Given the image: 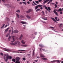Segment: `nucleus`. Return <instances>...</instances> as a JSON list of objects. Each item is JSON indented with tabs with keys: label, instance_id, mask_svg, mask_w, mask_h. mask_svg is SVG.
Masks as SVG:
<instances>
[{
	"label": "nucleus",
	"instance_id": "nucleus-1",
	"mask_svg": "<svg viewBox=\"0 0 63 63\" xmlns=\"http://www.w3.org/2000/svg\"><path fill=\"white\" fill-rule=\"evenodd\" d=\"M14 37L15 36H12L13 41H11L12 43H10L11 45L13 46H17V45H20V43L19 42V41H16L14 43H13L15 41V38H14Z\"/></svg>",
	"mask_w": 63,
	"mask_h": 63
},
{
	"label": "nucleus",
	"instance_id": "nucleus-2",
	"mask_svg": "<svg viewBox=\"0 0 63 63\" xmlns=\"http://www.w3.org/2000/svg\"><path fill=\"white\" fill-rule=\"evenodd\" d=\"M16 61L15 62V63H20V62L19 61L20 60V58L19 57H17L16 58Z\"/></svg>",
	"mask_w": 63,
	"mask_h": 63
},
{
	"label": "nucleus",
	"instance_id": "nucleus-3",
	"mask_svg": "<svg viewBox=\"0 0 63 63\" xmlns=\"http://www.w3.org/2000/svg\"><path fill=\"white\" fill-rule=\"evenodd\" d=\"M39 7H42V5H38L37 6H35V10H37V9Z\"/></svg>",
	"mask_w": 63,
	"mask_h": 63
},
{
	"label": "nucleus",
	"instance_id": "nucleus-4",
	"mask_svg": "<svg viewBox=\"0 0 63 63\" xmlns=\"http://www.w3.org/2000/svg\"><path fill=\"white\" fill-rule=\"evenodd\" d=\"M13 58V57H11V56H7V61L8 59L11 60Z\"/></svg>",
	"mask_w": 63,
	"mask_h": 63
},
{
	"label": "nucleus",
	"instance_id": "nucleus-5",
	"mask_svg": "<svg viewBox=\"0 0 63 63\" xmlns=\"http://www.w3.org/2000/svg\"><path fill=\"white\" fill-rule=\"evenodd\" d=\"M3 59L4 60V61L5 62H7L8 61V59H7V56L6 57H6L4 56L3 57Z\"/></svg>",
	"mask_w": 63,
	"mask_h": 63
},
{
	"label": "nucleus",
	"instance_id": "nucleus-6",
	"mask_svg": "<svg viewBox=\"0 0 63 63\" xmlns=\"http://www.w3.org/2000/svg\"><path fill=\"white\" fill-rule=\"evenodd\" d=\"M53 12L54 13L56 16H58V13L56 12L55 10H54L53 11Z\"/></svg>",
	"mask_w": 63,
	"mask_h": 63
},
{
	"label": "nucleus",
	"instance_id": "nucleus-7",
	"mask_svg": "<svg viewBox=\"0 0 63 63\" xmlns=\"http://www.w3.org/2000/svg\"><path fill=\"white\" fill-rule=\"evenodd\" d=\"M40 57H41L43 58V57H46L44 56V55L43 54H40Z\"/></svg>",
	"mask_w": 63,
	"mask_h": 63
},
{
	"label": "nucleus",
	"instance_id": "nucleus-8",
	"mask_svg": "<svg viewBox=\"0 0 63 63\" xmlns=\"http://www.w3.org/2000/svg\"><path fill=\"white\" fill-rule=\"evenodd\" d=\"M31 9H29L28 11L26 12V13H30V12H31Z\"/></svg>",
	"mask_w": 63,
	"mask_h": 63
},
{
	"label": "nucleus",
	"instance_id": "nucleus-9",
	"mask_svg": "<svg viewBox=\"0 0 63 63\" xmlns=\"http://www.w3.org/2000/svg\"><path fill=\"white\" fill-rule=\"evenodd\" d=\"M20 23L22 24H26V22L22 21Z\"/></svg>",
	"mask_w": 63,
	"mask_h": 63
},
{
	"label": "nucleus",
	"instance_id": "nucleus-10",
	"mask_svg": "<svg viewBox=\"0 0 63 63\" xmlns=\"http://www.w3.org/2000/svg\"><path fill=\"white\" fill-rule=\"evenodd\" d=\"M22 47H27V45H26L22 44L21 45Z\"/></svg>",
	"mask_w": 63,
	"mask_h": 63
},
{
	"label": "nucleus",
	"instance_id": "nucleus-11",
	"mask_svg": "<svg viewBox=\"0 0 63 63\" xmlns=\"http://www.w3.org/2000/svg\"><path fill=\"white\" fill-rule=\"evenodd\" d=\"M18 32V31L16 30H15L14 31V33H17Z\"/></svg>",
	"mask_w": 63,
	"mask_h": 63
},
{
	"label": "nucleus",
	"instance_id": "nucleus-12",
	"mask_svg": "<svg viewBox=\"0 0 63 63\" xmlns=\"http://www.w3.org/2000/svg\"><path fill=\"white\" fill-rule=\"evenodd\" d=\"M23 37V35L22 34H21L20 37L19 38V40H21L22 38V37Z\"/></svg>",
	"mask_w": 63,
	"mask_h": 63
},
{
	"label": "nucleus",
	"instance_id": "nucleus-13",
	"mask_svg": "<svg viewBox=\"0 0 63 63\" xmlns=\"http://www.w3.org/2000/svg\"><path fill=\"white\" fill-rule=\"evenodd\" d=\"M4 50H5V51H6L8 52L10 51V49H4Z\"/></svg>",
	"mask_w": 63,
	"mask_h": 63
},
{
	"label": "nucleus",
	"instance_id": "nucleus-14",
	"mask_svg": "<svg viewBox=\"0 0 63 63\" xmlns=\"http://www.w3.org/2000/svg\"><path fill=\"white\" fill-rule=\"evenodd\" d=\"M48 1H49V0H46V1H44L43 3L44 4H45V3H47V2H48Z\"/></svg>",
	"mask_w": 63,
	"mask_h": 63
},
{
	"label": "nucleus",
	"instance_id": "nucleus-15",
	"mask_svg": "<svg viewBox=\"0 0 63 63\" xmlns=\"http://www.w3.org/2000/svg\"><path fill=\"white\" fill-rule=\"evenodd\" d=\"M42 59H43V60H44L45 61H46V60H47V59L46 58H41Z\"/></svg>",
	"mask_w": 63,
	"mask_h": 63
},
{
	"label": "nucleus",
	"instance_id": "nucleus-16",
	"mask_svg": "<svg viewBox=\"0 0 63 63\" xmlns=\"http://www.w3.org/2000/svg\"><path fill=\"white\" fill-rule=\"evenodd\" d=\"M5 20H7V21H10V19L8 18H6Z\"/></svg>",
	"mask_w": 63,
	"mask_h": 63
},
{
	"label": "nucleus",
	"instance_id": "nucleus-17",
	"mask_svg": "<svg viewBox=\"0 0 63 63\" xmlns=\"http://www.w3.org/2000/svg\"><path fill=\"white\" fill-rule=\"evenodd\" d=\"M55 61H56L58 62V63H60V61L59 60H57L56 61H52V62H55Z\"/></svg>",
	"mask_w": 63,
	"mask_h": 63
},
{
	"label": "nucleus",
	"instance_id": "nucleus-18",
	"mask_svg": "<svg viewBox=\"0 0 63 63\" xmlns=\"http://www.w3.org/2000/svg\"><path fill=\"white\" fill-rule=\"evenodd\" d=\"M21 43L22 44H25V41L22 40L21 41Z\"/></svg>",
	"mask_w": 63,
	"mask_h": 63
},
{
	"label": "nucleus",
	"instance_id": "nucleus-19",
	"mask_svg": "<svg viewBox=\"0 0 63 63\" xmlns=\"http://www.w3.org/2000/svg\"><path fill=\"white\" fill-rule=\"evenodd\" d=\"M39 46L40 47H44V46L42 45V44H39Z\"/></svg>",
	"mask_w": 63,
	"mask_h": 63
},
{
	"label": "nucleus",
	"instance_id": "nucleus-20",
	"mask_svg": "<svg viewBox=\"0 0 63 63\" xmlns=\"http://www.w3.org/2000/svg\"><path fill=\"white\" fill-rule=\"evenodd\" d=\"M51 19H52L55 22H56V20L54 18H53L51 17Z\"/></svg>",
	"mask_w": 63,
	"mask_h": 63
},
{
	"label": "nucleus",
	"instance_id": "nucleus-21",
	"mask_svg": "<svg viewBox=\"0 0 63 63\" xmlns=\"http://www.w3.org/2000/svg\"><path fill=\"white\" fill-rule=\"evenodd\" d=\"M9 29V28H8L7 29H6V30H5V32H8V31Z\"/></svg>",
	"mask_w": 63,
	"mask_h": 63
},
{
	"label": "nucleus",
	"instance_id": "nucleus-22",
	"mask_svg": "<svg viewBox=\"0 0 63 63\" xmlns=\"http://www.w3.org/2000/svg\"><path fill=\"white\" fill-rule=\"evenodd\" d=\"M26 17H27L28 18V19H29L30 18V17L28 15H27L26 16Z\"/></svg>",
	"mask_w": 63,
	"mask_h": 63
},
{
	"label": "nucleus",
	"instance_id": "nucleus-23",
	"mask_svg": "<svg viewBox=\"0 0 63 63\" xmlns=\"http://www.w3.org/2000/svg\"><path fill=\"white\" fill-rule=\"evenodd\" d=\"M26 17H27L28 18V19H29L30 18V17L28 15H27L26 16Z\"/></svg>",
	"mask_w": 63,
	"mask_h": 63
},
{
	"label": "nucleus",
	"instance_id": "nucleus-24",
	"mask_svg": "<svg viewBox=\"0 0 63 63\" xmlns=\"http://www.w3.org/2000/svg\"><path fill=\"white\" fill-rule=\"evenodd\" d=\"M48 11H50L51 10V9L49 7H48L47 8Z\"/></svg>",
	"mask_w": 63,
	"mask_h": 63
},
{
	"label": "nucleus",
	"instance_id": "nucleus-25",
	"mask_svg": "<svg viewBox=\"0 0 63 63\" xmlns=\"http://www.w3.org/2000/svg\"><path fill=\"white\" fill-rule=\"evenodd\" d=\"M18 50V51H25V50Z\"/></svg>",
	"mask_w": 63,
	"mask_h": 63
},
{
	"label": "nucleus",
	"instance_id": "nucleus-26",
	"mask_svg": "<svg viewBox=\"0 0 63 63\" xmlns=\"http://www.w3.org/2000/svg\"><path fill=\"white\" fill-rule=\"evenodd\" d=\"M12 61L14 62H16V60L15 59H13L12 60Z\"/></svg>",
	"mask_w": 63,
	"mask_h": 63
},
{
	"label": "nucleus",
	"instance_id": "nucleus-27",
	"mask_svg": "<svg viewBox=\"0 0 63 63\" xmlns=\"http://www.w3.org/2000/svg\"><path fill=\"white\" fill-rule=\"evenodd\" d=\"M42 50L43 51H45V52H47V50L44 49H42Z\"/></svg>",
	"mask_w": 63,
	"mask_h": 63
},
{
	"label": "nucleus",
	"instance_id": "nucleus-28",
	"mask_svg": "<svg viewBox=\"0 0 63 63\" xmlns=\"http://www.w3.org/2000/svg\"><path fill=\"white\" fill-rule=\"evenodd\" d=\"M11 38V36L9 35V37L8 38V41H10V39Z\"/></svg>",
	"mask_w": 63,
	"mask_h": 63
},
{
	"label": "nucleus",
	"instance_id": "nucleus-29",
	"mask_svg": "<svg viewBox=\"0 0 63 63\" xmlns=\"http://www.w3.org/2000/svg\"><path fill=\"white\" fill-rule=\"evenodd\" d=\"M16 15L17 16V17L18 18H19V15H18L17 14H16Z\"/></svg>",
	"mask_w": 63,
	"mask_h": 63
},
{
	"label": "nucleus",
	"instance_id": "nucleus-30",
	"mask_svg": "<svg viewBox=\"0 0 63 63\" xmlns=\"http://www.w3.org/2000/svg\"><path fill=\"white\" fill-rule=\"evenodd\" d=\"M58 12H60V11H62V9L61 8H60L59 10H58Z\"/></svg>",
	"mask_w": 63,
	"mask_h": 63
},
{
	"label": "nucleus",
	"instance_id": "nucleus-31",
	"mask_svg": "<svg viewBox=\"0 0 63 63\" xmlns=\"http://www.w3.org/2000/svg\"><path fill=\"white\" fill-rule=\"evenodd\" d=\"M46 10H47L48 11V12H49V13H50V11H49L48 10V9H47V8H46Z\"/></svg>",
	"mask_w": 63,
	"mask_h": 63
},
{
	"label": "nucleus",
	"instance_id": "nucleus-32",
	"mask_svg": "<svg viewBox=\"0 0 63 63\" xmlns=\"http://www.w3.org/2000/svg\"><path fill=\"white\" fill-rule=\"evenodd\" d=\"M5 25V24H3V26H2L1 27V28H3V27H4V26Z\"/></svg>",
	"mask_w": 63,
	"mask_h": 63
},
{
	"label": "nucleus",
	"instance_id": "nucleus-33",
	"mask_svg": "<svg viewBox=\"0 0 63 63\" xmlns=\"http://www.w3.org/2000/svg\"><path fill=\"white\" fill-rule=\"evenodd\" d=\"M55 8H56L57 7V5H56V4H55Z\"/></svg>",
	"mask_w": 63,
	"mask_h": 63
},
{
	"label": "nucleus",
	"instance_id": "nucleus-34",
	"mask_svg": "<svg viewBox=\"0 0 63 63\" xmlns=\"http://www.w3.org/2000/svg\"><path fill=\"white\" fill-rule=\"evenodd\" d=\"M42 19H44V20H47V18H46V19H45L43 17H42Z\"/></svg>",
	"mask_w": 63,
	"mask_h": 63
},
{
	"label": "nucleus",
	"instance_id": "nucleus-35",
	"mask_svg": "<svg viewBox=\"0 0 63 63\" xmlns=\"http://www.w3.org/2000/svg\"><path fill=\"white\" fill-rule=\"evenodd\" d=\"M40 11V9H37L36 11V12H38V11Z\"/></svg>",
	"mask_w": 63,
	"mask_h": 63
},
{
	"label": "nucleus",
	"instance_id": "nucleus-36",
	"mask_svg": "<svg viewBox=\"0 0 63 63\" xmlns=\"http://www.w3.org/2000/svg\"><path fill=\"white\" fill-rule=\"evenodd\" d=\"M16 12L17 13H20V11L19 10H17V11H16Z\"/></svg>",
	"mask_w": 63,
	"mask_h": 63
},
{
	"label": "nucleus",
	"instance_id": "nucleus-37",
	"mask_svg": "<svg viewBox=\"0 0 63 63\" xmlns=\"http://www.w3.org/2000/svg\"><path fill=\"white\" fill-rule=\"evenodd\" d=\"M22 3L24 4L25 5H26V3L24 2H23Z\"/></svg>",
	"mask_w": 63,
	"mask_h": 63
},
{
	"label": "nucleus",
	"instance_id": "nucleus-38",
	"mask_svg": "<svg viewBox=\"0 0 63 63\" xmlns=\"http://www.w3.org/2000/svg\"><path fill=\"white\" fill-rule=\"evenodd\" d=\"M10 35V34L9 33L7 34L6 35V37H8V36H9Z\"/></svg>",
	"mask_w": 63,
	"mask_h": 63
},
{
	"label": "nucleus",
	"instance_id": "nucleus-39",
	"mask_svg": "<svg viewBox=\"0 0 63 63\" xmlns=\"http://www.w3.org/2000/svg\"><path fill=\"white\" fill-rule=\"evenodd\" d=\"M62 24H60V27H62Z\"/></svg>",
	"mask_w": 63,
	"mask_h": 63
},
{
	"label": "nucleus",
	"instance_id": "nucleus-40",
	"mask_svg": "<svg viewBox=\"0 0 63 63\" xmlns=\"http://www.w3.org/2000/svg\"><path fill=\"white\" fill-rule=\"evenodd\" d=\"M2 0V1H3V2H5V1L4 0ZM1 0H0V3H1Z\"/></svg>",
	"mask_w": 63,
	"mask_h": 63
},
{
	"label": "nucleus",
	"instance_id": "nucleus-41",
	"mask_svg": "<svg viewBox=\"0 0 63 63\" xmlns=\"http://www.w3.org/2000/svg\"><path fill=\"white\" fill-rule=\"evenodd\" d=\"M55 19L57 21V17H56L55 18Z\"/></svg>",
	"mask_w": 63,
	"mask_h": 63
},
{
	"label": "nucleus",
	"instance_id": "nucleus-42",
	"mask_svg": "<svg viewBox=\"0 0 63 63\" xmlns=\"http://www.w3.org/2000/svg\"><path fill=\"white\" fill-rule=\"evenodd\" d=\"M22 59L24 61H25V58H23Z\"/></svg>",
	"mask_w": 63,
	"mask_h": 63
},
{
	"label": "nucleus",
	"instance_id": "nucleus-43",
	"mask_svg": "<svg viewBox=\"0 0 63 63\" xmlns=\"http://www.w3.org/2000/svg\"><path fill=\"white\" fill-rule=\"evenodd\" d=\"M35 2L36 3H37V4H38V3H39V1H36Z\"/></svg>",
	"mask_w": 63,
	"mask_h": 63
},
{
	"label": "nucleus",
	"instance_id": "nucleus-44",
	"mask_svg": "<svg viewBox=\"0 0 63 63\" xmlns=\"http://www.w3.org/2000/svg\"><path fill=\"white\" fill-rule=\"evenodd\" d=\"M41 21L42 22H43V23H46V22L45 21Z\"/></svg>",
	"mask_w": 63,
	"mask_h": 63
},
{
	"label": "nucleus",
	"instance_id": "nucleus-45",
	"mask_svg": "<svg viewBox=\"0 0 63 63\" xmlns=\"http://www.w3.org/2000/svg\"><path fill=\"white\" fill-rule=\"evenodd\" d=\"M20 17H22V18H23V16H22V15H21L20 16Z\"/></svg>",
	"mask_w": 63,
	"mask_h": 63
},
{
	"label": "nucleus",
	"instance_id": "nucleus-46",
	"mask_svg": "<svg viewBox=\"0 0 63 63\" xmlns=\"http://www.w3.org/2000/svg\"><path fill=\"white\" fill-rule=\"evenodd\" d=\"M60 14H62V11H60Z\"/></svg>",
	"mask_w": 63,
	"mask_h": 63
},
{
	"label": "nucleus",
	"instance_id": "nucleus-47",
	"mask_svg": "<svg viewBox=\"0 0 63 63\" xmlns=\"http://www.w3.org/2000/svg\"><path fill=\"white\" fill-rule=\"evenodd\" d=\"M0 55H2V56H3V54L2 53H0Z\"/></svg>",
	"mask_w": 63,
	"mask_h": 63
},
{
	"label": "nucleus",
	"instance_id": "nucleus-48",
	"mask_svg": "<svg viewBox=\"0 0 63 63\" xmlns=\"http://www.w3.org/2000/svg\"><path fill=\"white\" fill-rule=\"evenodd\" d=\"M7 5L8 6H7V7H10V5H9L7 4Z\"/></svg>",
	"mask_w": 63,
	"mask_h": 63
},
{
	"label": "nucleus",
	"instance_id": "nucleus-49",
	"mask_svg": "<svg viewBox=\"0 0 63 63\" xmlns=\"http://www.w3.org/2000/svg\"><path fill=\"white\" fill-rule=\"evenodd\" d=\"M51 4L52 5H54V3H51Z\"/></svg>",
	"mask_w": 63,
	"mask_h": 63
},
{
	"label": "nucleus",
	"instance_id": "nucleus-50",
	"mask_svg": "<svg viewBox=\"0 0 63 63\" xmlns=\"http://www.w3.org/2000/svg\"><path fill=\"white\" fill-rule=\"evenodd\" d=\"M49 1L48 2H47V4H49V3H50V2Z\"/></svg>",
	"mask_w": 63,
	"mask_h": 63
},
{
	"label": "nucleus",
	"instance_id": "nucleus-51",
	"mask_svg": "<svg viewBox=\"0 0 63 63\" xmlns=\"http://www.w3.org/2000/svg\"><path fill=\"white\" fill-rule=\"evenodd\" d=\"M59 18H58V20H57V21H59Z\"/></svg>",
	"mask_w": 63,
	"mask_h": 63
},
{
	"label": "nucleus",
	"instance_id": "nucleus-52",
	"mask_svg": "<svg viewBox=\"0 0 63 63\" xmlns=\"http://www.w3.org/2000/svg\"><path fill=\"white\" fill-rule=\"evenodd\" d=\"M36 57L37 58H40V56H39L37 57Z\"/></svg>",
	"mask_w": 63,
	"mask_h": 63
},
{
	"label": "nucleus",
	"instance_id": "nucleus-53",
	"mask_svg": "<svg viewBox=\"0 0 63 63\" xmlns=\"http://www.w3.org/2000/svg\"><path fill=\"white\" fill-rule=\"evenodd\" d=\"M44 7H45V9H46V8H47V7H46V6L44 5Z\"/></svg>",
	"mask_w": 63,
	"mask_h": 63
},
{
	"label": "nucleus",
	"instance_id": "nucleus-54",
	"mask_svg": "<svg viewBox=\"0 0 63 63\" xmlns=\"http://www.w3.org/2000/svg\"><path fill=\"white\" fill-rule=\"evenodd\" d=\"M27 3L28 4H30V2L29 1H28Z\"/></svg>",
	"mask_w": 63,
	"mask_h": 63
},
{
	"label": "nucleus",
	"instance_id": "nucleus-55",
	"mask_svg": "<svg viewBox=\"0 0 63 63\" xmlns=\"http://www.w3.org/2000/svg\"><path fill=\"white\" fill-rule=\"evenodd\" d=\"M42 1V0H38V1L39 2H41Z\"/></svg>",
	"mask_w": 63,
	"mask_h": 63
},
{
	"label": "nucleus",
	"instance_id": "nucleus-56",
	"mask_svg": "<svg viewBox=\"0 0 63 63\" xmlns=\"http://www.w3.org/2000/svg\"><path fill=\"white\" fill-rule=\"evenodd\" d=\"M50 28H52V29H54V28H53L52 27H50Z\"/></svg>",
	"mask_w": 63,
	"mask_h": 63
},
{
	"label": "nucleus",
	"instance_id": "nucleus-57",
	"mask_svg": "<svg viewBox=\"0 0 63 63\" xmlns=\"http://www.w3.org/2000/svg\"><path fill=\"white\" fill-rule=\"evenodd\" d=\"M27 55L28 56H30V54H28Z\"/></svg>",
	"mask_w": 63,
	"mask_h": 63
},
{
	"label": "nucleus",
	"instance_id": "nucleus-58",
	"mask_svg": "<svg viewBox=\"0 0 63 63\" xmlns=\"http://www.w3.org/2000/svg\"><path fill=\"white\" fill-rule=\"evenodd\" d=\"M17 52V53H19V52Z\"/></svg>",
	"mask_w": 63,
	"mask_h": 63
},
{
	"label": "nucleus",
	"instance_id": "nucleus-59",
	"mask_svg": "<svg viewBox=\"0 0 63 63\" xmlns=\"http://www.w3.org/2000/svg\"><path fill=\"white\" fill-rule=\"evenodd\" d=\"M40 9L41 10H42V9H43V7H42V6L40 8Z\"/></svg>",
	"mask_w": 63,
	"mask_h": 63
},
{
	"label": "nucleus",
	"instance_id": "nucleus-60",
	"mask_svg": "<svg viewBox=\"0 0 63 63\" xmlns=\"http://www.w3.org/2000/svg\"><path fill=\"white\" fill-rule=\"evenodd\" d=\"M49 2H52V0H49Z\"/></svg>",
	"mask_w": 63,
	"mask_h": 63
},
{
	"label": "nucleus",
	"instance_id": "nucleus-61",
	"mask_svg": "<svg viewBox=\"0 0 63 63\" xmlns=\"http://www.w3.org/2000/svg\"><path fill=\"white\" fill-rule=\"evenodd\" d=\"M5 56H9V55H8V54H7V55L5 54Z\"/></svg>",
	"mask_w": 63,
	"mask_h": 63
},
{
	"label": "nucleus",
	"instance_id": "nucleus-62",
	"mask_svg": "<svg viewBox=\"0 0 63 63\" xmlns=\"http://www.w3.org/2000/svg\"><path fill=\"white\" fill-rule=\"evenodd\" d=\"M46 14H47V11H46Z\"/></svg>",
	"mask_w": 63,
	"mask_h": 63
},
{
	"label": "nucleus",
	"instance_id": "nucleus-63",
	"mask_svg": "<svg viewBox=\"0 0 63 63\" xmlns=\"http://www.w3.org/2000/svg\"><path fill=\"white\" fill-rule=\"evenodd\" d=\"M42 47H41L40 49V50L41 51H42Z\"/></svg>",
	"mask_w": 63,
	"mask_h": 63
},
{
	"label": "nucleus",
	"instance_id": "nucleus-64",
	"mask_svg": "<svg viewBox=\"0 0 63 63\" xmlns=\"http://www.w3.org/2000/svg\"><path fill=\"white\" fill-rule=\"evenodd\" d=\"M42 14H44V11H42Z\"/></svg>",
	"mask_w": 63,
	"mask_h": 63
}]
</instances>
